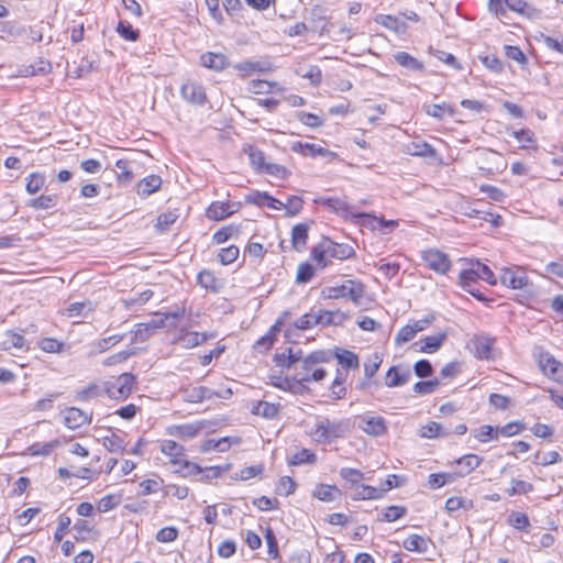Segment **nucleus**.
Wrapping results in <instances>:
<instances>
[{
	"label": "nucleus",
	"instance_id": "nucleus-43",
	"mask_svg": "<svg viewBox=\"0 0 563 563\" xmlns=\"http://www.w3.org/2000/svg\"><path fill=\"white\" fill-rule=\"evenodd\" d=\"M282 327V318H279L274 325L269 329L268 333L260 338L256 343L255 347H264L265 350H268L275 341V335L277 332L280 331Z\"/></svg>",
	"mask_w": 563,
	"mask_h": 563
},
{
	"label": "nucleus",
	"instance_id": "nucleus-14",
	"mask_svg": "<svg viewBox=\"0 0 563 563\" xmlns=\"http://www.w3.org/2000/svg\"><path fill=\"white\" fill-rule=\"evenodd\" d=\"M540 366L543 373L552 379L563 383V364L553 356L545 354L540 358Z\"/></svg>",
	"mask_w": 563,
	"mask_h": 563
},
{
	"label": "nucleus",
	"instance_id": "nucleus-62",
	"mask_svg": "<svg viewBox=\"0 0 563 563\" xmlns=\"http://www.w3.org/2000/svg\"><path fill=\"white\" fill-rule=\"evenodd\" d=\"M459 278H460V285H461L462 289H465L473 285H477L478 278H477V274L474 269L473 264H471L470 268L463 269L460 273Z\"/></svg>",
	"mask_w": 563,
	"mask_h": 563
},
{
	"label": "nucleus",
	"instance_id": "nucleus-44",
	"mask_svg": "<svg viewBox=\"0 0 563 563\" xmlns=\"http://www.w3.org/2000/svg\"><path fill=\"white\" fill-rule=\"evenodd\" d=\"M235 68L243 73L244 75H251L255 71H260V73H263V71H266L269 69V65L266 64V63H262V62H250V60H245V62H242V63H239Z\"/></svg>",
	"mask_w": 563,
	"mask_h": 563
},
{
	"label": "nucleus",
	"instance_id": "nucleus-38",
	"mask_svg": "<svg viewBox=\"0 0 563 563\" xmlns=\"http://www.w3.org/2000/svg\"><path fill=\"white\" fill-rule=\"evenodd\" d=\"M382 497V492L379 488L368 486V485H360L355 489L352 495L354 500H366V499H378Z\"/></svg>",
	"mask_w": 563,
	"mask_h": 563
},
{
	"label": "nucleus",
	"instance_id": "nucleus-34",
	"mask_svg": "<svg viewBox=\"0 0 563 563\" xmlns=\"http://www.w3.org/2000/svg\"><path fill=\"white\" fill-rule=\"evenodd\" d=\"M58 202L57 195H41L27 202V206L35 210H47L54 208Z\"/></svg>",
	"mask_w": 563,
	"mask_h": 563
},
{
	"label": "nucleus",
	"instance_id": "nucleus-31",
	"mask_svg": "<svg viewBox=\"0 0 563 563\" xmlns=\"http://www.w3.org/2000/svg\"><path fill=\"white\" fill-rule=\"evenodd\" d=\"M404 548L410 552L426 553L428 551V540L419 534H410L402 543Z\"/></svg>",
	"mask_w": 563,
	"mask_h": 563
},
{
	"label": "nucleus",
	"instance_id": "nucleus-9",
	"mask_svg": "<svg viewBox=\"0 0 563 563\" xmlns=\"http://www.w3.org/2000/svg\"><path fill=\"white\" fill-rule=\"evenodd\" d=\"M183 99L190 104L201 107L207 102L206 90L202 85L187 81L180 88Z\"/></svg>",
	"mask_w": 563,
	"mask_h": 563
},
{
	"label": "nucleus",
	"instance_id": "nucleus-47",
	"mask_svg": "<svg viewBox=\"0 0 563 563\" xmlns=\"http://www.w3.org/2000/svg\"><path fill=\"white\" fill-rule=\"evenodd\" d=\"M178 217L176 210L161 213L157 218L156 229L161 232L167 231L177 221Z\"/></svg>",
	"mask_w": 563,
	"mask_h": 563
},
{
	"label": "nucleus",
	"instance_id": "nucleus-24",
	"mask_svg": "<svg viewBox=\"0 0 563 563\" xmlns=\"http://www.w3.org/2000/svg\"><path fill=\"white\" fill-rule=\"evenodd\" d=\"M308 231L309 227L306 223H298L294 225L291 230V245L296 251L301 252L306 249Z\"/></svg>",
	"mask_w": 563,
	"mask_h": 563
},
{
	"label": "nucleus",
	"instance_id": "nucleus-20",
	"mask_svg": "<svg viewBox=\"0 0 563 563\" xmlns=\"http://www.w3.org/2000/svg\"><path fill=\"white\" fill-rule=\"evenodd\" d=\"M495 340L488 336H476L473 340L474 355L481 360H490L493 355V345Z\"/></svg>",
	"mask_w": 563,
	"mask_h": 563
},
{
	"label": "nucleus",
	"instance_id": "nucleus-4",
	"mask_svg": "<svg viewBox=\"0 0 563 563\" xmlns=\"http://www.w3.org/2000/svg\"><path fill=\"white\" fill-rule=\"evenodd\" d=\"M316 205L323 206L331 212L344 218V219H360L369 218L367 213H354L353 207L347 202L345 197H318L313 200Z\"/></svg>",
	"mask_w": 563,
	"mask_h": 563
},
{
	"label": "nucleus",
	"instance_id": "nucleus-23",
	"mask_svg": "<svg viewBox=\"0 0 563 563\" xmlns=\"http://www.w3.org/2000/svg\"><path fill=\"white\" fill-rule=\"evenodd\" d=\"M11 349H29V346L22 334L9 330L3 334V339L0 341V350L9 351Z\"/></svg>",
	"mask_w": 563,
	"mask_h": 563
},
{
	"label": "nucleus",
	"instance_id": "nucleus-33",
	"mask_svg": "<svg viewBox=\"0 0 563 563\" xmlns=\"http://www.w3.org/2000/svg\"><path fill=\"white\" fill-rule=\"evenodd\" d=\"M462 213L470 218H478L481 220L492 222L495 227H499L501 222L500 216L494 214L488 211L478 210L472 208L471 206H468Z\"/></svg>",
	"mask_w": 563,
	"mask_h": 563
},
{
	"label": "nucleus",
	"instance_id": "nucleus-18",
	"mask_svg": "<svg viewBox=\"0 0 563 563\" xmlns=\"http://www.w3.org/2000/svg\"><path fill=\"white\" fill-rule=\"evenodd\" d=\"M91 421V418L82 410L71 407L64 412V423L69 429H77Z\"/></svg>",
	"mask_w": 563,
	"mask_h": 563
},
{
	"label": "nucleus",
	"instance_id": "nucleus-58",
	"mask_svg": "<svg viewBox=\"0 0 563 563\" xmlns=\"http://www.w3.org/2000/svg\"><path fill=\"white\" fill-rule=\"evenodd\" d=\"M240 250L235 245H230L228 247L221 249L218 257L222 265L232 264L239 257Z\"/></svg>",
	"mask_w": 563,
	"mask_h": 563
},
{
	"label": "nucleus",
	"instance_id": "nucleus-42",
	"mask_svg": "<svg viewBox=\"0 0 563 563\" xmlns=\"http://www.w3.org/2000/svg\"><path fill=\"white\" fill-rule=\"evenodd\" d=\"M473 434L479 442L483 443L498 439L497 427L494 428L489 424H483L479 428L473 430Z\"/></svg>",
	"mask_w": 563,
	"mask_h": 563
},
{
	"label": "nucleus",
	"instance_id": "nucleus-35",
	"mask_svg": "<svg viewBox=\"0 0 563 563\" xmlns=\"http://www.w3.org/2000/svg\"><path fill=\"white\" fill-rule=\"evenodd\" d=\"M419 434L421 438L432 439L446 437L450 432L444 430L442 424L435 421H430L426 426L421 427Z\"/></svg>",
	"mask_w": 563,
	"mask_h": 563
},
{
	"label": "nucleus",
	"instance_id": "nucleus-26",
	"mask_svg": "<svg viewBox=\"0 0 563 563\" xmlns=\"http://www.w3.org/2000/svg\"><path fill=\"white\" fill-rule=\"evenodd\" d=\"M162 185V178L157 175H150L137 184V195L141 197H147L151 194L159 189Z\"/></svg>",
	"mask_w": 563,
	"mask_h": 563
},
{
	"label": "nucleus",
	"instance_id": "nucleus-27",
	"mask_svg": "<svg viewBox=\"0 0 563 563\" xmlns=\"http://www.w3.org/2000/svg\"><path fill=\"white\" fill-rule=\"evenodd\" d=\"M406 153L419 157H433L435 155L434 148L427 142H411L407 144Z\"/></svg>",
	"mask_w": 563,
	"mask_h": 563
},
{
	"label": "nucleus",
	"instance_id": "nucleus-6",
	"mask_svg": "<svg viewBox=\"0 0 563 563\" xmlns=\"http://www.w3.org/2000/svg\"><path fill=\"white\" fill-rule=\"evenodd\" d=\"M421 257L426 265L435 273L446 274L451 267V262L448 255L439 250H427L422 252Z\"/></svg>",
	"mask_w": 563,
	"mask_h": 563
},
{
	"label": "nucleus",
	"instance_id": "nucleus-55",
	"mask_svg": "<svg viewBox=\"0 0 563 563\" xmlns=\"http://www.w3.org/2000/svg\"><path fill=\"white\" fill-rule=\"evenodd\" d=\"M45 184V177L44 175L40 174V173H32L29 177H27V181H26V191L30 194V195H35L37 194L44 186Z\"/></svg>",
	"mask_w": 563,
	"mask_h": 563
},
{
	"label": "nucleus",
	"instance_id": "nucleus-5",
	"mask_svg": "<svg viewBox=\"0 0 563 563\" xmlns=\"http://www.w3.org/2000/svg\"><path fill=\"white\" fill-rule=\"evenodd\" d=\"M216 336L214 332H197L180 329L174 342L184 349H194Z\"/></svg>",
	"mask_w": 563,
	"mask_h": 563
},
{
	"label": "nucleus",
	"instance_id": "nucleus-29",
	"mask_svg": "<svg viewBox=\"0 0 563 563\" xmlns=\"http://www.w3.org/2000/svg\"><path fill=\"white\" fill-rule=\"evenodd\" d=\"M445 338L446 335L444 333L426 336L419 341L421 344L419 351L423 353H433L441 347Z\"/></svg>",
	"mask_w": 563,
	"mask_h": 563
},
{
	"label": "nucleus",
	"instance_id": "nucleus-46",
	"mask_svg": "<svg viewBox=\"0 0 563 563\" xmlns=\"http://www.w3.org/2000/svg\"><path fill=\"white\" fill-rule=\"evenodd\" d=\"M340 476L351 484L352 488H357L360 486V482L363 479L364 474L356 468L351 467H342L340 470Z\"/></svg>",
	"mask_w": 563,
	"mask_h": 563
},
{
	"label": "nucleus",
	"instance_id": "nucleus-11",
	"mask_svg": "<svg viewBox=\"0 0 563 563\" xmlns=\"http://www.w3.org/2000/svg\"><path fill=\"white\" fill-rule=\"evenodd\" d=\"M349 318V314L340 310H314L316 327L341 325Z\"/></svg>",
	"mask_w": 563,
	"mask_h": 563
},
{
	"label": "nucleus",
	"instance_id": "nucleus-36",
	"mask_svg": "<svg viewBox=\"0 0 563 563\" xmlns=\"http://www.w3.org/2000/svg\"><path fill=\"white\" fill-rule=\"evenodd\" d=\"M102 444L109 452L113 453H122L125 450L123 439L112 431H110V434L102 438Z\"/></svg>",
	"mask_w": 563,
	"mask_h": 563
},
{
	"label": "nucleus",
	"instance_id": "nucleus-28",
	"mask_svg": "<svg viewBox=\"0 0 563 563\" xmlns=\"http://www.w3.org/2000/svg\"><path fill=\"white\" fill-rule=\"evenodd\" d=\"M292 151L295 152H300L302 155H309V156H325L328 154H331L329 150L327 148H323L321 146H318L316 144H312V143H301V142H296L292 144V147H291Z\"/></svg>",
	"mask_w": 563,
	"mask_h": 563
},
{
	"label": "nucleus",
	"instance_id": "nucleus-57",
	"mask_svg": "<svg viewBox=\"0 0 563 563\" xmlns=\"http://www.w3.org/2000/svg\"><path fill=\"white\" fill-rule=\"evenodd\" d=\"M407 512V509L406 507L404 506H396V505H393V506H388L384 512H383V517H382V521H386V522H393V521H396L400 518H402Z\"/></svg>",
	"mask_w": 563,
	"mask_h": 563
},
{
	"label": "nucleus",
	"instance_id": "nucleus-15",
	"mask_svg": "<svg viewBox=\"0 0 563 563\" xmlns=\"http://www.w3.org/2000/svg\"><path fill=\"white\" fill-rule=\"evenodd\" d=\"M201 430L199 423L172 424L166 428V434L179 439H192L198 435Z\"/></svg>",
	"mask_w": 563,
	"mask_h": 563
},
{
	"label": "nucleus",
	"instance_id": "nucleus-54",
	"mask_svg": "<svg viewBox=\"0 0 563 563\" xmlns=\"http://www.w3.org/2000/svg\"><path fill=\"white\" fill-rule=\"evenodd\" d=\"M240 230L235 225L223 227L213 234V241L217 244L227 242L229 239L238 236Z\"/></svg>",
	"mask_w": 563,
	"mask_h": 563
},
{
	"label": "nucleus",
	"instance_id": "nucleus-1",
	"mask_svg": "<svg viewBox=\"0 0 563 563\" xmlns=\"http://www.w3.org/2000/svg\"><path fill=\"white\" fill-rule=\"evenodd\" d=\"M350 430L349 419L330 420L328 417H318L310 435L319 444H330L346 437Z\"/></svg>",
	"mask_w": 563,
	"mask_h": 563
},
{
	"label": "nucleus",
	"instance_id": "nucleus-3",
	"mask_svg": "<svg viewBox=\"0 0 563 563\" xmlns=\"http://www.w3.org/2000/svg\"><path fill=\"white\" fill-rule=\"evenodd\" d=\"M322 294L328 299L349 298L354 305L358 306L364 297L365 286L360 280L347 279L340 286L322 290Z\"/></svg>",
	"mask_w": 563,
	"mask_h": 563
},
{
	"label": "nucleus",
	"instance_id": "nucleus-60",
	"mask_svg": "<svg viewBox=\"0 0 563 563\" xmlns=\"http://www.w3.org/2000/svg\"><path fill=\"white\" fill-rule=\"evenodd\" d=\"M38 346L46 353H60L64 349V343L54 338H44L38 342Z\"/></svg>",
	"mask_w": 563,
	"mask_h": 563
},
{
	"label": "nucleus",
	"instance_id": "nucleus-50",
	"mask_svg": "<svg viewBox=\"0 0 563 563\" xmlns=\"http://www.w3.org/2000/svg\"><path fill=\"white\" fill-rule=\"evenodd\" d=\"M117 177L120 183L129 184L133 179V173L129 167V161L118 159L115 163Z\"/></svg>",
	"mask_w": 563,
	"mask_h": 563
},
{
	"label": "nucleus",
	"instance_id": "nucleus-51",
	"mask_svg": "<svg viewBox=\"0 0 563 563\" xmlns=\"http://www.w3.org/2000/svg\"><path fill=\"white\" fill-rule=\"evenodd\" d=\"M314 276V267L308 262L300 263L297 269L296 283L307 284Z\"/></svg>",
	"mask_w": 563,
	"mask_h": 563
},
{
	"label": "nucleus",
	"instance_id": "nucleus-32",
	"mask_svg": "<svg viewBox=\"0 0 563 563\" xmlns=\"http://www.w3.org/2000/svg\"><path fill=\"white\" fill-rule=\"evenodd\" d=\"M244 152L250 158L252 167L257 172L262 173L266 166L264 153L255 146L249 145L244 148Z\"/></svg>",
	"mask_w": 563,
	"mask_h": 563
},
{
	"label": "nucleus",
	"instance_id": "nucleus-13",
	"mask_svg": "<svg viewBox=\"0 0 563 563\" xmlns=\"http://www.w3.org/2000/svg\"><path fill=\"white\" fill-rule=\"evenodd\" d=\"M411 378L409 367L391 366L386 373L385 384L387 387H398L407 384Z\"/></svg>",
	"mask_w": 563,
	"mask_h": 563
},
{
	"label": "nucleus",
	"instance_id": "nucleus-40",
	"mask_svg": "<svg viewBox=\"0 0 563 563\" xmlns=\"http://www.w3.org/2000/svg\"><path fill=\"white\" fill-rule=\"evenodd\" d=\"M278 410L279 405L272 404L268 401H258L257 405L254 406L252 412L256 416L271 419L277 416Z\"/></svg>",
	"mask_w": 563,
	"mask_h": 563
},
{
	"label": "nucleus",
	"instance_id": "nucleus-12",
	"mask_svg": "<svg viewBox=\"0 0 563 563\" xmlns=\"http://www.w3.org/2000/svg\"><path fill=\"white\" fill-rule=\"evenodd\" d=\"M183 396L185 401L191 404H198L205 399H211L213 397H222L219 393L205 386L185 388L183 389ZM223 398L227 397L223 396Z\"/></svg>",
	"mask_w": 563,
	"mask_h": 563
},
{
	"label": "nucleus",
	"instance_id": "nucleus-25",
	"mask_svg": "<svg viewBox=\"0 0 563 563\" xmlns=\"http://www.w3.org/2000/svg\"><path fill=\"white\" fill-rule=\"evenodd\" d=\"M482 463V457L476 454H466L459 460H456V464L459 470L455 472L457 476H465Z\"/></svg>",
	"mask_w": 563,
	"mask_h": 563
},
{
	"label": "nucleus",
	"instance_id": "nucleus-63",
	"mask_svg": "<svg viewBox=\"0 0 563 563\" xmlns=\"http://www.w3.org/2000/svg\"><path fill=\"white\" fill-rule=\"evenodd\" d=\"M121 503V496L109 494L102 497L98 503V511L107 512L113 508H115Z\"/></svg>",
	"mask_w": 563,
	"mask_h": 563
},
{
	"label": "nucleus",
	"instance_id": "nucleus-61",
	"mask_svg": "<svg viewBox=\"0 0 563 563\" xmlns=\"http://www.w3.org/2000/svg\"><path fill=\"white\" fill-rule=\"evenodd\" d=\"M303 206V200L298 196H291L287 199V202L282 206V209H286L288 217L297 216Z\"/></svg>",
	"mask_w": 563,
	"mask_h": 563
},
{
	"label": "nucleus",
	"instance_id": "nucleus-37",
	"mask_svg": "<svg viewBox=\"0 0 563 563\" xmlns=\"http://www.w3.org/2000/svg\"><path fill=\"white\" fill-rule=\"evenodd\" d=\"M335 494H339V489L336 486L319 484L312 492V496L321 501H333L335 499Z\"/></svg>",
	"mask_w": 563,
	"mask_h": 563
},
{
	"label": "nucleus",
	"instance_id": "nucleus-41",
	"mask_svg": "<svg viewBox=\"0 0 563 563\" xmlns=\"http://www.w3.org/2000/svg\"><path fill=\"white\" fill-rule=\"evenodd\" d=\"M317 461V455L314 452L308 450V449H301L300 451L296 452L291 455V457L288 460V464L296 466L301 464H313Z\"/></svg>",
	"mask_w": 563,
	"mask_h": 563
},
{
	"label": "nucleus",
	"instance_id": "nucleus-8",
	"mask_svg": "<svg viewBox=\"0 0 563 563\" xmlns=\"http://www.w3.org/2000/svg\"><path fill=\"white\" fill-rule=\"evenodd\" d=\"M499 278L504 286L511 289H522L529 284L527 275L518 267H503Z\"/></svg>",
	"mask_w": 563,
	"mask_h": 563
},
{
	"label": "nucleus",
	"instance_id": "nucleus-48",
	"mask_svg": "<svg viewBox=\"0 0 563 563\" xmlns=\"http://www.w3.org/2000/svg\"><path fill=\"white\" fill-rule=\"evenodd\" d=\"M474 266V269L477 274V278L485 280L486 283L490 285H496L497 279L493 273V271L485 264L481 263L479 261H476L472 263Z\"/></svg>",
	"mask_w": 563,
	"mask_h": 563
},
{
	"label": "nucleus",
	"instance_id": "nucleus-53",
	"mask_svg": "<svg viewBox=\"0 0 563 563\" xmlns=\"http://www.w3.org/2000/svg\"><path fill=\"white\" fill-rule=\"evenodd\" d=\"M117 32L121 37L131 42L136 41L140 36L139 30L133 29L131 23L128 21H120L117 27Z\"/></svg>",
	"mask_w": 563,
	"mask_h": 563
},
{
	"label": "nucleus",
	"instance_id": "nucleus-2",
	"mask_svg": "<svg viewBox=\"0 0 563 563\" xmlns=\"http://www.w3.org/2000/svg\"><path fill=\"white\" fill-rule=\"evenodd\" d=\"M331 360V354L327 351H314L302 358V361L294 368L295 379L298 383L320 382L327 372L317 367L318 364L328 363Z\"/></svg>",
	"mask_w": 563,
	"mask_h": 563
},
{
	"label": "nucleus",
	"instance_id": "nucleus-39",
	"mask_svg": "<svg viewBox=\"0 0 563 563\" xmlns=\"http://www.w3.org/2000/svg\"><path fill=\"white\" fill-rule=\"evenodd\" d=\"M335 357L345 368H358L360 366L357 355L349 350L336 349Z\"/></svg>",
	"mask_w": 563,
	"mask_h": 563
},
{
	"label": "nucleus",
	"instance_id": "nucleus-30",
	"mask_svg": "<svg viewBox=\"0 0 563 563\" xmlns=\"http://www.w3.org/2000/svg\"><path fill=\"white\" fill-rule=\"evenodd\" d=\"M394 58L400 66H402L409 70H413V71H422L423 70V64L406 52H397L394 55Z\"/></svg>",
	"mask_w": 563,
	"mask_h": 563
},
{
	"label": "nucleus",
	"instance_id": "nucleus-10",
	"mask_svg": "<svg viewBox=\"0 0 563 563\" xmlns=\"http://www.w3.org/2000/svg\"><path fill=\"white\" fill-rule=\"evenodd\" d=\"M134 380L135 377L131 373L121 374L108 388L109 395L117 398H126L132 391Z\"/></svg>",
	"mask_w": 563,
	"mask_h": 563
},
{
	"label": "nucleus",
	"instance_id": "nucleus-21",
	"mask_svg": "<svg viewBox=\"0 0 563 563\" xmlns=\"http://www.w3.org/2000/svg\"><path fill=\"white\" fill-rule=\"evenodd\" d=\"M325 242L328 245V254L332 258L344 261V260H349L355 255V250L350 244L335 243L331 240H328Z\"/></svg>",
	"mask_w": 563,
	"mask_h": 563
},
{
	"label": "nucleus",
	"instance_id": "nucleus-49",
	"mask_svg": "<svg viewBox=\"0 0 563 563\" xmlns=\"http://www.w3.org/2000/svg\"><path fill=\"white\" fill-rule=\"evenodd\" d=\"M473 508V501L461 497H450L445 501L448 512H454L459 509L470 510Z\"/></svg>",
	"mask_w": 563,
	"mask_h": 563
},
{
	"label": "nucleus",
	"instance_id": "nucleus-16",
	"mask_svg": "<svg viewBox=\"0 0 563 563\" xmlns=\"http://www.w3.org/2000/svg\"><path fill=\"white\" fill-rule=\"evenodd\" d=\"M200 64L213 71H222L228 67L229 62L224 54L207 52L200 56Z\"/></svg>",
	"mask_w": 563,
	"mask_h": 563
},
{
	"label": "nucleus",
	"instance_id": "nucleus-22",
	"mask_svg": "<svg viewBox=\"0 0 563 563\" xmlns=\"http://www.w3.org/2000/svg\"><path fill=\"white\" fill-rule=\"evenodd\" d=\"M234 206L230 202H212L207 209V217L211 220H223L235 212Z\"/></svg>",
	"mask_w": 563,
	"mask_h": 563
},
{
	"label": "nucleus",
	"instance_id": "nucleus-59",
	"mask_svg": "<svg viewBox=\"0 0 563 563\" xmlns=\"http://www.w3.org/2000/svg\"><path fill=\"white\" fill-rule=\"evenodd\" d=\"M439 385L440 380L438 378L431 380H420L413 385V391L419 395H429L434 393Z\"/></svg>",
	"mask_w": 563,
	"mask_h": 563
},
{
	"label": "nucleus",
	"instance_id": "nucleus-45",
	"mask_svg": "<svg viewBox=\"0 0 563 563\" xmlns=\"http://www.w3.org/2000/svg\"><path fill=\"white\" fill-rule=\"evenodd\" d=\"M59 445L58 440H53L47 443H33L29 446V452L33 456H47L52 453V451Z\"/></svg>",
	"mask_w": 563,
	"mask_h": 563
},
{
	"label": "nucleus",
	"instance_id": "nucleus-19",
	"mask_svg": "<svg viewBox=\"0 0 563 563\" xmlns=\"http://www.w3.org/2000/svg\"><path fill=\"white\" fill-rule=\"evenodd\" d=\"M246 201L257 207H268L269 209L280 210L283 202L272 197L267 192L254 191L246 196Z\"/></svg>",
	"mask_w": 563,
	"mask_h": 563
},
{
	"label": "nucleus",
	"instance_id": "nucleus-64",
	"mask_svg": "<svg viewBox=\"0 0 563 563\" xmlns=\"http://www.w3.org/2000/svg\"><path fill=\"white\" fill-rule=\"evenodd\" d=\"M296 482L289 477V476H283L278 481V484L276 486V492L279 495L289 496L295 493L296 490Z\"/></svg>",
	"mask_w": 563,
	"mask_h": 563
},
{
	"label": "nucleus",
	"instance_id": "nucleus-7",
	"mask_svg": "<svg viewBox=\"0 0 563 563\" xmlns=\"http://www.w3.org/2000/svg\"><path fill=\"white\" fill-rule=\"evenodd\" d=\"M358 428L368 435L380 437L387 432L386 420L380 416L368 413L358 417Z\"/></svg>",
	"mask_w": 563,
	"mask_h": 563
},
{
	"label": "nucleus",
	"instance_id": "nucleus-52",
	"mask_svg": "<svg viewBox=\"0 0 563 563\" xmlns=\"http://www.w3.org/2000/svg\"><path fill=\"white\" fill-rule=\"evenodd\" d=\"M153 332L154 329L150 325L148 322L139 323L136 325V330L132 333L131 343L144 342L153 334Z\"/></svg>",
	"mask_w": 563,
	"mask_h": 563
},
{
	"label": "nucleus",
	"instance_id": "nucleus-17",
	"mask_svg": "<svg viewBox=\"0 0 563 563\" xmlns=\"http://www.w3.org/2000/svg\"><path fill=\"white\" fill-rule=\"evenodd\" d=\"M161 452L169 457V462L172 464H181V462L185 460L184 452L185 449L181 444L173 441V440H163L161 441Z\"/></svg>",
	"mask_w": 563,
	"mask_h": 563
},
{
	"label": "nucleus",
	"instance_id": "nucleus-56",
	"mask_svg": "<svg viewBox=\"0 0 563 563\" xmlns=\"http://www.w3.org/2000/svg\"><path fill=\"white\" fill-rule=\"evenodd\" d=\"M509 523L521 531H527L530 527V520L526 514L512 511L508 518Z\"/></svg>",
	"mask_w": 563,
	"mask_h": 563
}]
</instances>
